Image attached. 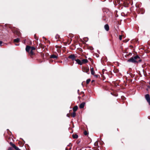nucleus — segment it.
<instances>
[{"label":"nucleus","instance_id":"nucleus-1","mask_svg":"<svg viewBox=\"0 0 150 150\" xmlns=\"http://www.w3.org/2000/svg\"><path fill=\"white\" fill-rule=\"evenodd\" d=\"M142 62V59L138 55L132 57L127 60V62L133 63H138Z\"/></svg>","mask_w":150,"mask_h":150},{"label":"nucleus","instance_id":"nucleus-2","mask_svg":"<svg viewBox=\"0 0 150 150\" xmlns=\"http://www.w3.org/2000/svg\"><path fill=\"white\" fill-rule=\"evenodd\" d=\"M145 98L147 102L148 103L149 105H150V97L149 94H147L145 95Z\"/></svg>","mask_w":150,"mask_h":150},{"label":"nucleus","instance_id":"nucleus-3","mask_svg":"<svg viewBox=\"0 0 150 150\" xmlns=\"http://www.w3.org/2000/svg\"><path fill=\"white\" fill-rule=\"evenodd\" d=\"M82 71L83 72L86 73L88 74H89V69L87 67H83L82 69Z\"/></svg>","mask_w":150,"mask_h":150},{"label":"nucleus","instance_id":"nucleus-4","mask_svg":"<svg viewBox=\"0 0 150 150\" xmlns=\"http://www.w3.org/2000/svg\"><path fill=\"white\" fill-rule=\"evenodd\" d=\"M76 57L74 54H72L69 55L68 58L69 59H71L72 60H75Z\"/></svg>","mask_w":150,"mask_h":150},{"label":"nucleus","instance_id":"nucleus-5","mask_svg":"<svg viewBox=\"0 0 150 150\" xmlns=\"http://www.w3.org/2000/svg\"><path fill=\"white\" fill-rule=\"evenodd\" d=\"M76 62V63L78 64H79L80 65H82V63L81 62V61L79 59H76L75 60Z\"/></svg>","mask_w":150,"mask_h":150},{"label":"nucleus","instance_id":"nucleus-6","mask_svg":"<svg viewBox=\"0 0 150 150\" xmlns=\"http://www.w3.org/2000/svg\"><path fill=\"white\" fill-rule=\"evenodd\" d=\"M88 60L86 59H83L81 61V62L82 63V64H83L87 63H88Z\"/></svg>","mask_w":150,"mask_h":150},{"label":"nucleus","instance_id":"nucleus-7","mask_svg":"<svg viewBox=\"0 0 150 150\" xmlns=\"http://www.w3.org/2000/svg\"><path fill=\"white\" fill-rule=\"evenodd\" d=\"M104 28L107 31L109 30V28L108 25V24H106L105 25Z\"/></svg>","mask_w":150,"mask_h":150},{"label":"nucleus","instance_id":"nucleus-8","mask_svg":"<svg viewBox=\"0 0 150 150\" xmlns=\"http://www.w3.org/2000/svg\"><path fill=\"white\" fill-rule=\"evenodd\" d=\"M26 51L28 52H29V50H30V47L29 46H27L26 48H25Z\"/></svg>","mask_w":150,"mask_h":150},{"label":"nucleus","instance_id":"nucleus-9","mask_svg":"<svg viewBox=\"0 0 150 150\" xmlns=\"http://www.w3.org/2000/svg\"><path fill=\"white\" fill-rule=\"evenodd\" d=\"M85 104V103L84 102H83L81 103L79 105L80 108H83L84 107Z\"/></svg>","mask_w":150,"mask_h":150},{"label":"nucleus","instance_id":"nucleus-10","mask_svg":"<svg viewBox=\"0 0 150 150\" xmlns=\"http://www.w3.org/2000/svg\"><path fill=\"white\" fill-rule=\"evenodd\" d=\"M78 106L77 105L75 106L73 108V110L74 112H75L78 109Z\"/></svg>","mask_w":150,"mask_h":150},{"label":"nucleus","instance_id":"nucleus-11","mask_svg":"<svg viewBox=\"0 0 150 150\" xmlns=\"http://www.w3.org/2000/svg\"><path fill=\"white\" fill-rule=\"evenodd\" d=\"M51 58L57 59V56L55 55L54 54H52L50 56Z\"/></svg>","mask_w":150,"mask_h":150},{"label":"nucleus","instance_id":"nucleus-12","mask_svg":"<svg viewBox=\"0 0 150 150\" xmlns=\"http://www.w3.org/2000/svg\"><path fill=\"white\" fill-rule=\"evenodd\" d=\"M91 74H92L93 75H94V71L93 69V68H91Z\"/></svg>","mask_w":150,"mask_h":150},{"label":"nucleus","instance_id":"nucleus-13","mask_svg":"<svg viewBox=\"0 0 150 150\" xmlns=\"http://www.w3.org/2000/svg\"><path fill=\"white\" fill-rule=\"evenodd\" d=\"M13 147L16 150H21L19 148L17 147L15 145H13Z\"/></svg>","mask_w":150,"mask_h":150},{"label":"nucleus","instance_id":"nucleus-14","mask_svg":"<svg viewBox=\"0 0 150 150\" xmlns=\"http://www.w3.org/2000/svg\"><path fill=\"white\" fill-rule=\"evenodd\" d=\"M73 137L74 139L77 138L78 137V136L76 134L73 135Z\"/></svg>","mask_w":150,"mask_h":150},{"label":"nucleus","instance_id":"nucleus-15","mask_svg":"<svg viewBox=\"0 0 150 150\" xmlns=\"http://www.w3.org/2000/svg\"><path fill=\"white\" fill-rule=\"evenodd\" d=\"M20 40V39L18 38H17L16 39H15L14 40V41L15 42H19Z\"/></svg>","mask_w":150,"mask_h":150},{"label":"nucleus","instance_id":"nucleus-16","mask_svg":"<svg viewBox=\"0 0 150 150\" xmlns=\"http://www.w3.org/2000/svg\"><path fill=\"white\" fill-rule=\"evenodd\" d=\"M76 116V113L75 112H74L73 111V112L72 113V117H74Z\"/></svg>","mask_w":150,"mask_h":150},{"label":"nucleus","instance_id":"nucleus-17","mask_svg":"<svg viewBox=\"0 0 150 150\" xmlns=\"http://www.w3.org/2000/svg\"><path fill=\"white\" fill-rule=\"evenodd\" d=\"M90 81H91V80L90 79H87L86 81V83L87 84H88V83H89L90 82Z\"/></svg>","mask_w":150,"mask_h":150},{"label":"nucleus","instance_id":"nucleus-18","mask_svg":"<svg viewBox=\"0 0 150 150\" xmlns=\"http://www.w3.org/2000/svg\"><path fill=\"white\" fill-rule=\"evenodd\" d=\"M35 47H30V50H35Z\"/></svg>","mask_w":150,"mask_h":150},{"label":"nucleus","instance_id":"nucleus-19","mask_svg":"<svg viewBox=\"0 0 150 150\" xmlns=\"http://www.w3.org/2000/svg\"><path fill=\"white\" fill-rule=\"evenodd\" d=\"M30 52H28L31 55H33V50H30Z\"/></svg>","mask_w":150,"mask_h":150},{"label":"nucleus","instance_id":"nucleus-20","mask_svg":"<svg viewBox=\"0 0 150 150\" xmlns=\"http://www.w3.org/2000/svg\"><path fill=\"white\" fill-rule=\"evenodd\" d=\"M84 134L85 135H86L88 134V133L87 131H85L84 132Z\"/></svg>","mask_w":150,"mask_h":150},{"label":"nucleus","instance_id":"nucleus-21","mask_svg":"<svg viewBox=\"0 0 150 150\" xmlns=\"http://www.w3.org/2000/svg\"><path fill=\"white\" fill-rule=\"evenodd\" d=\"M8 150H14V149L13 148L10 147L8 148Z\"/></svg>","mask_w":150,"mask_h":150},{"label":"nucleus","instance_id":"nucleus-22","mask_svg":"<svg viewBox=\"0 0 150 150\" xmlns=\"http://www.w3.org/2000/svg\"><path fill=\"white\" fill-rule=\"evenodd\" d=\"M119 39L120 40H121L122 39V35H120L119 36Z\"/></svg>","mask_w":150,"mask_h":150},{"label":"nucleus","instance_id":"nucleus-23","mask_svg":"<svg viewBox=\"0 0 150 150\" xmlns=\"http://www.w3.org/2000/svg\"><path fill=\"white\" fill-rule=\"evenodd\" d=\"M10 144L13 147V145H15L14 144H13V143L11 142H10Z\"/></svg>","mask_w":150,"mask_h":150},{"label":"nucleus","instance_id":"nucleus-24","mask_svg":"<svg viewBox=\"0 0 150 150\" xmlns=\"http://www.w3.org/2000/svg\"><path fill=\"white\" fill-rule=\"evenodd\" d=\"M3 42L2 41H0V46H1V45L2 43Z\"/></svg>","mask_w":150,"mask_h":150},{"label":"nucleus","instance_id":"nucleus-25","mask_svg":"<svg viewBox=\"0 0 150 150\" xmlns=\"http://www.w3.org/2000/svg\"><path fill=\"white\" fill-rule=\"evenodd\" d=\"M71 149V147H70L69 149H69V150H70Z\"/></svg>","mask_w":150,"mask_h":150},{"label":"nucleus","instance_id":"nucleus-26","mask_svg":"<svg viewBox=\"0 0 150 150\" xmlns=\"http://www.w3.org/2000/svg\"><path fill=\"white\" fill-rule=\"evenodd\" d=\"M65 150H69V149H68L66 148L65 149Z\"/></svg>","mask_w":150,"mask_h":150},{"label":"nucleus","instance_id":"nucleus-27","mask_svg":"<svg viewBox=\"0 0 150 150\" xmlns=\"http://www.w3.org/2000/svg\"><path fill=\"white\" fill-rule=\"evenodd\" d=\"M43 38H45V40H46V39L45 38V37H43Z\"/></svg>","mask_w":150,"mask_h":150},{"label":"nucleus","instance_id":"nucleus-28","mask_svg":"<svg viewBox=\"0 0 150 150\" xmlns=\"http://www.w3.org/2000/svg\"><path fill=\"white\" fill-rule=\"evenodd\" d=\"M16 45H18V44H16Z\"/></svg>","mask_w":150,"mask_h":150},{"label":"nucleus","instance_id":"nucleus-29","mask_svg":"<svg viewBox=\"0 0 150 150\" xmlns=\"http://www.w3.org/2000/svg\"><path fill=\"white\" fill-rule=\"evenodd\" d=\"M79 91V90H78V92Z\"/></svg>","mask_w":150,"mask_h":150},{"label":"nucleus","instance_id":"nucleus-30","mask_svg":"<svg viewBox=\"0 0 150 150\" xmlns=\"http://www.w3.org/2000/svg\"><path fill=\"white\" fill-rule=\"evenodd\" d=\"M93 81H93V80H92V82H93Z\"/></svg>","mask_w":150,"mask_h":150},{"label":"nucleus","instance_id":"nucleus-31","mask_svg":"<svg viewBox=\"0 0 150 150\" xmlns=\"http://www.w3.org/2000/svg\"><path fill=\"white\" fill-rule=\"evenodd\" d=\"M149 89H150V87H149Z\"/></svg>","mask_w":150,"mask_h":150},{"label":"nucleus","instance_id":"nucleus-32","mask_svg":"<svg viewBox=\"0 0 150 150\" xmlns=\"http://www.w3.org/2000/svg\"><path fill=\"white\" fill-rule=\"evenodd\" d=\"M149 84H150V82L149 83Z\"/></svg>","mask_w":150,"mask_h":150}]
</instances>
